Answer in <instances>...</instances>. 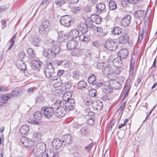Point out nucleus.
I'll list each match as a JSON object with an SVG mask.
<instances>
[{"label": "nucleus", "instance_id": "obj_41", "mask_svg": "<svg viewBox=\"0 0 157 157\" xmlns=\"http://www.w3.org/2000/svg\"><path fill=\"white\" fill-rule=\"evenodd\" d=\"M62 101L59 100H57L56 102L54 103L52 105V108L53 109H57L61 107V106Z\"/></svg>", "mask_w": 157, "mask_h": 157}, {"label": "nucleus", "instance_id": "obj_29", "mask_svg": "<svg viewBox=\"0 0 157 157\" xmlns=\"http://www.w3.org/2000/svg\"><path fill=\"white\" fill-rule=\"evenodd\" d=\"M105 67L102 70V73L104 75H108L113 70L110 67L108 64H105Z\"/></svg>", "mask_w": 157, "mask_h": 157}, {"label": "nucleus", "instance_id": "obj_15", "mask_svg": "<svg viewBox=\"0 0 157 157\" xmlns=\"http://www.w3.org/2000/svg\"><path fill=\"white\" fill-rule=\"evenodd\" d=\"M78 44V42L76 40H71L67 44V48L68 50L74 49L77 47Z\"/></svg>", "mask_w": 157, "mask_h": 157}, {"label": "nucleus", "instance_id": "obj_54", "mask_svg": "<svg viewBox=\"0 0 157 157\" xmlns=\"http://www.w3.org/2000/svg\"><path fill=\"white\" fill-rule=\"evenodd\" d=\"M114 85L115 87H114L116 89H119L122 87L121 85L116 80L114 81Z\"/></svg>", "mask_w": 157, "mask_h": 157}, {"label": "nucleus", "instance_id": "obj_13", "mask_svg": "<svg viewBox=\"0 0 157 157\" xmlns=\"http://www.w3.org/2000/svg\"><path fill=\"white\" fill-rule=\"evenodd\" d=\"M75 101L73 99H71L69 101H66L65 103V106L68 110H73L75 108Z\"/></svg>", "mask_w": 157, "mask_h": 157}, {"label": "nucleus", "instance_id": "obj_5", "mask_svg": "<svg viewBox=\"0 0 157 157\" xmlns=\"http://www.w3.org/2000/svg\"><path fill=\"white\" fill-rule=\"evenodd\" d=\"M72 18L69 15H64L62 16L60 20V23L63 26L67 27L70 26Z\"/></svg>", "mask_w": 157, "mask_h": 157}, {"label": "nucleus", "instance_id": "obj_23", "mask_svg": "<svg viewBox=\"0 0 157 157\" xmlns=\"http://www.w3.org/2000/svg\"><path fill=\"white\" fill-rule=\"evenodd\" d=\"M52 1V0H43L40 4L39 9H40L41 10H44L47 7Z\"/></svg>", "mask_w": 157, "mask_h": 157}, {"label": "nucleus", "instance_id": "obj_30", "mask_svg": "<svg viewBox=\"0 0 157 157\" xmlns=\"http://www.w3.org/2000/svg\"><path fill=\"white\" fill-rule=\"evenodd\" d=\"M72 96V94L70 92H67L64 93L63 96V99L64 101H69L71 99V98Z\"/></svg>", "mask_w": 157, "mask_h": 157}, {"label": "nucleus", "instance_id": "obj_59", "mask_svg": "<svg viewBox=\"0 0 157 157\" xmlns=\"http://www.w3.org/2000/svg\"><path fill=\"white\" fill-rule=\"evenodd\" d=\"M96 90L94 89L91 90L89 91V95L91 97H94L96 95Z\"/></svg>", "mask_w": 157, "mask_h": 157}, {"label": "nucleus", "instance_id": "obj_27", "mask_svg": "<svg viewBox=\"0 0 157 157\" xmlns=\"http://www.w3.org/2000/svg\"><path fill=\"white\" fill-rule=\"evenodd\" d=\"M32 138L34 141L36 142L41 140V136L40 133L39 132H34Z\"/></svg>", "mask_w": 157, "mask_h": 157}, {"label": "nucleus", "instance_id": "obj_14", "mask_svg": "<svg viewBox=\"0 0 157 157\" xmlns=\"http://www.w3.org/2000/svg\"><path fill=\"white\" fill-rule=\"evenodd\" d=\"M131 17L130 15H127L124 17L121 20V23L124 26H128L130 23Z\"/></svg>", "mask_w": 157, "mask_h": 157}, {"label": "nucleus", "instance_id": "obj_36", "mask_svg": "<svg viewBox=\"0 0 157 157\" xmlns=\"http://www.w3.org/2000/svg\"><path fill=\"white\" fill-rule=\"evenodd\" d=\"M112 32L114 35H118L121 33L122 29L119 27H116L112 30Z\"/></svg>", "mask_w": 157, "mask_h": 157}, {"label": "nucleus", "instance_id": "obj_40", "mask_svg": "<svg viewBox=\"0 0 157 157\" xmlns=\"http://www.w3.org/2000/svg\"><path fill=\"white\" fill-rule=\"evenodd\" d=\"M109 9L111 10H115L117 8V6L115 2L114 1H110L109 2Z\"/></svg>", "mask_w": 157, "mask_h": 157}, {"label": "nucleus", "instance_id": "obj_6", "mask_svg": "<svg viewBox=\"0 0 157 157\" xmlns=\"http://www.w3.org/2000/svg\"><path fill=\"white\" fill-rule=\"evenodd\" d=\"M117 43L112 40L106 41L104 47L110 51H114L117 48Z\"/></svg>", "mask_w": 157, "mask_h": 157}, {"label": "nucleus", "instance_id": "obj_49", "mask_svg": "<svg viewBox=\"0 0 157 157\" xmlns=\"http://www.w3.org/2000/svg\"><path fill=\"white\" fill-rule=\"evenodd\" d=\"M94 143L92 142L90 144L85 147V149L88 152H90L92 147L94 145Z\"/></svg>", "mask_w": 157, "mask_h": 157}, {"label": "nucleus", "instance_id": "obj_53", "mask_svg": "<svg viewBox=\"0 0 157 157\" xmlns=\"http://www.w3.org/2000/svg\"><path fill=\"white\" fill-rule=\"evenodd\" d=\"M64 87H63V89L65 91L67 89H69L71 86V84L69 82H66L64 84Z\"/></svg>", "mask_w": 157, "mask_h": 157}, {"label": "nucleus", "instance_id": "obj_48", "mask_svg": "<svg viewBox=\"0 0 157 157\" xmlns=\"http://www.w3.org/2000/svg\"><path fill=\"white\" fill-rule=\"evenodd\" d=\"M128 0H122L121 1V6L124 8H126L129 6Z\"/></svg>", "mask_w": 157, "mask_h": 157}, {"label": "nucleus", "instance_id": "obj_17", "mask_svg": "<svg viewBox=\"0 0 157 157\" xmlns=\"http://www.w3.org/2000/svg\"><path fill=\"white\" fill-rule=\"evenodd\" d=\"M53 147L56 149H59L61 146L63 147V144H62L61 140L58 139H55L52 142Z\"/></svg>", "mask_w": 157, "mask_h": 157}, {"label": "nucleus", "instance_id": "obj_39", "mask_svg": "<svg viewBox=\"0 0 157 157\" xmlns=\"http://www.w3.org/2000/svg\"><path fill=\"white\" fill-rule=\"evenodd\" d=\"M12 95L11 94H6L3 95L1 98L2 100L4 102H6L10 98H12Z\"/></svg>", "mask_w": 157, "mask_h": 157}, {"label": "nucleus", "instance_id": "obj_43", "mask_svg": "<svg viewBox=\"0 0 157 157\" xmlns=\"http://www.w3.org/2000/svg\"><path fill=\"white\" fill-rule=\"evenodd\" d=\"M21 93V90H13L10 94L12 95V98L13 97H15L17 96L20 95Z\"/></svg>", "mask_w": 157, "mask_h": 157}, {"label": "nucleus", "instance_id": "obj_60", "mask_svg": "<svg viewBox=\"0 0 157 157\" xmlns=\"http://www.w3.org/2000/svg\"><path fill=\"white\" fill-rule=\"evenodd\" d=\"M87 123L88 125H92L94 124V119L93 118H90L88 120Z\"/></svg>", "mask_w": 157, "mask_h": 157}, {"label": "nucleus", "instance_id": "obj_11", "mask_svg": "<svg viewBox=\"0 0 157 157\" xmlns=\"http://www.w3.org/2000/svg\"><path fill=\"white\" fill-rule=\"evenodd\" d=\"M21 141L25 146L28 147H31L34 144L33 141L31 139L26 137L22 138Z\"/></svg>", "mask_w": 157, "mask_h": 157}, {"label": "nucleus", "instance_id": "obj_25", "mask_svg": "<svg viewBox=\"0 0 157 157\" xmlns=\"http://www.w3.org/2000/svg\"><path fill=\"white\" fill-rule=\"evenodd\" d=\"M29 131V127L28 125L22 126L19 130V132L23 135H26Z\"/></svg>", "mask_w": 157, "mask_h": 157}, {"label": "nucleus", "instance_id": "obj_22", "mask_svg": "<svg viewBox=\"0 0 157 157\" xmlns=\"http://www.w3.org/2000/svg\"><path fill=\"white\" fill-rule=\"evenodd\" d=\"M129 38V37L126 34H124L119 38V42L121 44L125 43L128 41Z\"/></svg>", "mask_w": 157, "mask_h": 157}, {"label": "nucleus", "instance_id": "obj_58", "mask_svg": "<svg viewBox=\"0 0 157 157\" xmlns=\"http://www.w3.org/2000/svg\"><path fill=\"white\" fill-rule=\"evenodd\" d=\"M48 157H55L54 151L53 150H49L47 153Z\"/></svg>", "mask_w": 157, "mask_h": 157}, {"label": "nucleus", "instance_id": "obj_64", "mask_svg": "<svg viewBox=\"0 0 157 157\" xmlns=\"http://www.w3.org/2000/svg\"><path fill=\"white\" fill-rule=\"evenodd\" d=\"M140 0H128L129 3L135 4L137 3Z\"/></svg>", "mask_w": 157, "mask_h": 157}, {"label": "nucleus", "instance_id": "obj_45", "mask_svg": "<svg viewBox=\"0 0 157 157\" xmlns=\"http://www.w3.org/2000/svg\"><path fill=\"white\" fill-rule=\"evenodd\" d=\"M80 131V133L82 135L86 136L87 134L88 128L86 126L83 127L81 129Z\"/></svg>", "mask_w": 157, "mask_h": 157}, {"label": "nucleus", "instance_id": "obj_55", "mask_svg": "<svg viewBox=\"0 0 157 157\" xmlns=\"http://www.w3.org/2000/svg\"><path fill=\"white\" fill-rule=\"evenodd\" d=\"M80 77V74L78 71H74L73 73V77L76 79H78Z\"/></svg>", "mask_w": 157, "mask_h": 157}, {"label": "nucleus", "instance_id": "obj_44", "mask_svg": "<svg viewBox=\"0 0 157 157\" xmlns=\"http://www.w3.org/2000/svg\"><path fill=\"white\" fill-rule=\"evenodd\" d=\"M81 9L82 8L81 6H77L73 7L72 10L74 14H77L79 12Z\"/></svg>", "mask_w": 157, "mask_h": 157}, {"label": "nucleus", "instance_id": "obj_1", "mask_svg": "<svg viewBox=\"0 0 157 157\" xmlns=\"http://www.w3.org/2000/svg\"><path fill=\"white\" fill-rule=\"evenodd\" d=\"M60 52V48L57 46H54L52 48H44L43 51V55L47 58L55 57Z\"/></svg>", "mask_w": 157, "mask_h": 157}, {"label": "nucleus", "instance_id": "obj_24", "mask_svg": "<svg viewBox=\"0 0 157 157\" xmlns=\"http://www.w3.org/2000/svg\"><path fill=\"white\" fill-rule=\"evenodd\" d=\"M122 61L120 57H117L115 58L113 61V63L114 66L117 67H121L122 66Z\"/></svg>", "mask_w": 157, "mask_h": 157}, {"label": "nucleus", "instance_id": "obj_61", "mask_svg": "<svg viewBox=\"0 0 157 157\" xmlns=\"http://www.w3.org/2000/svg\"><path fill=\"white\" fill-rule=\"evenodd\" d=\"M104 91L107 93H109L112 91V89L108 86H105L104 87Z\"/></svg>", "mask_w": 157, "mask_h": 157}, {"label": "nucleus", "instance_id": "obj_8", "mask_svg": "<svg viewBox=\"0 0 157 157\" xmlns=\"http://www.w3.org/2000/svg\"><path fill=\"white\" fill-rule=\"evenodd\" d=\"M135 61L134 59L132 57L130 63V70L129 71V77L132 78L135 76V71H134Z\"/></svg>", "mask_w": 157, "mask_h": 157}, {"label": "nucleus", "instance_id": "obj_32", "mask_svg": "<svg viewBox=\"0 0 157 157\" xmlns=\"http://www.w3.org/2000/svg\"><path fill=\"white\" fill-rule=\"evenodd\" d=\"M78 27L82 33H86L88 32V29L87 27L85 24H80Z\"/></svg>", "mask_w": 157, "mask_h": 157}, {"label": "nucleus", "instance_id": "obj_47", "mask_svg": "<svg viewBox=\"0 0 157 157\" xmlns=\"http://www.w3.org/2000/svg\"><path fill=\"white\" fill-rule=\"evenodd\" d=\"M33 51L32 48H29L27 50V52L29 54V58L34 57L35 56V54L34 53Z\"/></svg>", "mask_w": 157, "mask_h": 157}, {"label": "nucleus", "instance_id": "obj_34", "mask_svg": "<svg viewBox=\"0 0 157 157\" xmlns=\"http://www.w3.org/2000/svg\"><path fill=\"white\" fill-rule=\"evenodd\" d=\"M118 73L117 71H114L113 70L108 75V76L111 79L113 80L115 79L116 75L119 74L120 73V71L118 70H117Z\"/></svg>", "mask_w": 157, "mask_h": 157}, {"label": "nucleus", "instance_id": "obj_20", "mask_svg": "<svg viewBox=\"0 0 157 157\" xmlns=\"http://www.w3.org/2000/svg\"><path fill=\"white\" fill-rule=\"evenodd\" d=\"M96 8L97 10V12L100 13H101L105 11V6L103 3H98L96 6Z\"/></svg>", "mask_w": 157, "mask_h": 157}, {"label": "nucleus", "instance_id": "obj_57", "mask_svg": "<svg viewBox=\"0 0 157 157\" xmlns=\"http://www.w3.org/2000/svg\"><path fill=\"white\" fill-rule=\"evenodd\" d=\"M105 64H107L104 63H98L97 64V67L99 69H103L105 67Z\"/></svg>", "mask_w": 157, "mask_h": 157}, {"label": "nucleus", "instance_id": "obj_16", "mask_svg": "<svg viewBox=\"0 0 157 157\" xmlns=\"http://www.w3.org/2000/svg\"><path fill=\"white\" fill-rule=\"evenodd\" d=\"M16 64L17 68L20 70H25L26 68V65L22 59H19L17 60Z\"/></svg>", "mask_w": 157, "mask_h": 157}, {"label": "nucleus", "instance_id": "obj_35", "mask_svg": "<svg viewBox=\"0 0 157 157\" xmlns=\"http://www.w3.org/2000/svg\"><path fill=\"white\" fill-rule=\"evenodd\" d=\"M42 64V62L39 60H36L33 63V67L34 69L38 70Z\"/></svg>", "mask_w": 157, "mask_h": 157}, {"label": "nucleus", "instance_id": "obj_50", "mask_svg": "<svg viewBox=\"0 0 157 157\" xmlns=\"http://www.w3.org/2000/svg\"><path fill=\"white\" fill-rule=\"evenodd\" d=\"M67 0H59V1H56L55 2V4L58 6H62Z\"/></svg>", "mask_w": 157, "mask_h": 157}, {"label": "nucleus", "instance_id": "obj_19", "mask_svg": "<svg viewBox=\"0 0 157 157\" xmlns=\"http://www.w3.org/2000/svg\"><path fill=\"white\" fill-rule=\"evenodd\" d=\"M58 36L57 41L59 43L64 42L67 38V36L63 31H61L58 33Z\"/></svg>", "mask_w": 157, "mask_h": 157}, {"label": "nucleus", "instance_id": "obj_4", "mask_svg": "<svg viewBox=\"0 0 157 157\" xmlns=\"http://www.w3.org/2000/svg\"><path fill=\"white\" fill-rule=\"evenodd\" d=\"M41 111L43 112L44 117L47 118H51L54 113L53 108L52 107H43Z\"/></svg>", "mask_w": 157, "mask_h": 157}, {"label": "nucleus", "instance_id": "obj_28", "mask_svg": "<svg viewBox=\"0 0 157 157\" xmlns=\"http://www.w3.org/2000/svg\"><path fill=\"white\" fill-rule=\"evenodd\" d=\"M83 51L80 49H74V50L72 52V55L73 56L76 57L80 56L83 53Z\"/></svg>", "mask_w": 157, "mask_h": 157}, {"label": "nucleus", "instance_id": "obj_21", "mask_svg": "<svg viewBox=\"0 0 157 157\" xmlns=\"http://www.w3.org/2000/svg\"><path fill=\"white\" fill-rule=\"evenodd\" d=\"M91 19L96 24H100L101 21V18L99 15L96 14H93L91 15Z\"/></svg>", "mask_w": 157, "mask_h": 157}, {"label": "nucleus", "instance_id": "obj_56", "mask_svg": "<svg viewBox=\"0 0 157 157\" xmlns=\"http://www.w3.org/2000/svg\"><path fill=\"white\" fill-rule=\"evenodd\" d=\"M62 85V82L60 80V78H59V80L56 82H54V86L56 87H60Z\"/></svg>", "mask_w": 157, "mask_h": 157}, {"label": "nucleus", "instance_id": "obj_62", "mask_svg": "<svg viewBox=\"0 0 157 157\" xmlns=\"http://www.w3.org/2000/svg\"><path fill=\"white\" fill-rule=\"evenodd\" d=\"M9 90V89L6 87H4L2 86H0V92L7 91Z\"/></svg>", "mask_w": 157, "mask_h": 157}, {"label": "nucleus", "instance_id": "obj_63", "mask_svg": "<svg viewBox=\"0 0 157 157\" xmlns=\"http://www.w3.org/2000/svg\"><path fill=\"white\" fill-rule=\"evenodd\" d=\"M25 56V54L23 52H21L18 55V57L19 58V59H22L24 58Z\"/></svg>", "mask_w": 157, "mask_h": 157}, {"label": "nucleus", "instance_id": "obj_31", "mask_svg": "<svg viewBox=\"0 0 157 157\" xmlns=\"http://www.w3.org/2000/svg\"><path fill=\"white\" fill-rule=\"evenodd\" d=\"M79 33L76 29H72L69 32V34L73 38H76L79 36Z\"/></svg>", "mask_w": 157, "mask_h": 157}, {"label": "nucleus", "instance_id": "obj_10", "mask_svg": "<svg viewBox=\"0 0 157 157\" xmlns=\"http://www.w3.org/2000/svg\"><path fill=\"white\" fill-rule=\"evenodd\" d=\"M93 108L98 111L101 110L103 106L102 102L99 100H96L92 103Z\"/></svg>", "mask_w": 157, "mask_h": 157}, {"label": "nucleus", "instance_id": "obj_46", "mask_svg": "<svg viewBox=\"0 0 157 157\" xmlns=\"http://www.w3.org/2000/svg\"><path fill=\"white\" fill-rule=\"evenodd\" d=\"M65 91L63 89L61 88H60L58 89H56L55 91V93L57 96H59L61 94H64Z\"/></svg>", "mask_w": 157, "mask_h": 157}, {"label": "nucleus", "instance_id": "obj_7", "mask_svg": "<svg viewBox=\"0 0 157 157\" xmlns=\"http://www.w3.org/2000/svg\"><path fill=\"white\" fill-rule=\"evenodd\" d=\"M50 64L45 68L44 71L45 76L48 78L53 76L54 73V68L51 63Z\"/></svg>", "mask_w": 157, "mask_h": 157}, {"label": "nucleus", "instance_id": "obj_42", "mask_svg": "<svg viewBox=\"0 0 157 157\" xmlns=\"http://www.w3.org/2000/svg\"><path fill=\"white\" fill-rule=\"evenodd\" d=\"M40 40L37 36H35L33 40L32 44L35 46H38L40 42Z\"/></svg>", "mask_w": 157, "mask_h": 157}, {"label": "nucleus", "instance_id": "obj_18", "mask_svg": "<svg viewBox=\"0 0 157 157\" xmlns=\"http://www.w3.org/2000/svg\"><path fill=\"white\" fill-rule=\"evenodd\" d=\"M118 56L121 58L126 59L128 57V52L127 49H123L120 50L118 53Z\"/></svg>", "mask_w": 157, "mask_h": 157}, {"label": "nucleus", "instance_id": "obj_51", "mask_svg": "<svg viewBox=\"0 0 157 157\" xmlns=\"http://www.w3.org/2000/svg\"><path fill=\"white\" fill-rule=\"evenodd\" d=\"M16 38V35H14L11 40V44L9 46L8 50L10 49L13 47L14 44V41Z\"/></svg>", "mask_w": 157, "mask_h": 157}, {"label": "nucleus", "instance_id": "obj_2", "mask_svg": "<svg viewBox=\"0 0 157 157\" xmlns=\"http://www.w3.org/2000/svg\"><path fill=\"white\" fill-rule=\"evenodd\" d=\"M51 25V22L49 20H43L42 22L41 25L39 27V33L42 34H46L49 31Z\"/></svg>", "mask_w": 157, "mask_h": 157}, {"label": "nucleus", "instance_id": "obj_37", "mask_svg": "<svg viewBox=\"0 0 157 157\" xmlns=\"http://www.w3.org/2000/svg\"><path fill=\"white\" fill-rule=\"evenodd\" d=\"M89 83L93 85H95L97 83V81L96 80V78L94 75H93L90 76L88 79Z\"/></svg>", "mask_w": 157, "mask_h": 157}, {"label": "nucleus", "instance_id": "obj_33", "mask_svg": "<svg viewBox=\"0 0 157 157\" xmlns=\"http://www.w3.org/2000/svg\"><path fill=\"white\" fill-rule=\"evenodd\" d=\"M93 22L90 17H88L86 19L85 24H86L87 28H92L94 26Z\"/></svg>", "mask_w": 157, "mask_h": 157}, {"label": "nucleus", "instance_id": "obj_26", "mask_svg": "<svg viewBox=\"0 0 157 157\" xmlns=\"http://www.w3.org/2000/svg\"><path fill=\"white\" fill-rule=\"evenodd\" d=\"M145 14L144 10H138L135 12L134 16L137 18L140 19L144 17Z\"/></svg>", "mask_w": 157, "mask_h": 157}, {"label": "nucleus", "instance_id": "obj_9", "mask_svg": "<svg viewBox=\"0 0 157 157\" xmlns=\"http://www.w3.org/2000/svg\"><path fill=\"white\" fill-rule=\"evenodd\" d=\"M55 113L56 116L59 118L64 117L67 113L65 109L63 107H60L56 109L55 110Z\"/></svg>", "mask_w": 157, "mask_h": 157}, {"label": "nucleus", "instance_id": "obj_52", "mask_svg": "<svg viewBox=\"0 0 157 157\" xmlns=\"http://www.w3.org/2000/svg\"><path fill=\"white\" fill-rule=\"evenodd\" d=\"M86 82L83 81H80L78 84V86L80 88H84L86 86Z\"/></svg>", "mask_w": 157, "mask_h": 157}, {"label": "nucleus", "instance_id": "obj_12", "mask_svg": "<svg viewBox=\"0 0 157 157\" xmlns=\"http://www.w3.org/2000/svg\"><path fill=\"white\" fill-rule=\"evenodd\" d=\"M72 138L70 134H68L63 136L62 142L63 143V146L66 144L69 145L72 143Z\"/></svg>", "mask_w": 157, "mask_h": 157}, {"label": "nucleus", "instance_id": "obj_38", "mask_svg": "<svg viewBox=\"0 0 157 157\" xmlns=\"http://www.w3.org/2000/svg\"><path fill=\"white\" fill-rule=\"evenodd\" d=\"M33 116L34 118L36 120H40L42 118V114L39 111L35 112L33 115Z\"/></svg>", "mask_w": 157, "mask_h": 157}, {"label": "nucleus", "instance_id": "obj_3", "mask_svg": "<svg viewBox=\"0 0 157 157\" xmlns=\"http://www.w3.org/2000/svg\"><path fill=\"white\" fill-rule=\"evenodd\" d=\"M46 149V144L44 143H40L37 144L36 151V153L35 152V150L34 149L33 151L36 156L39 157L40 155V154L45 151Z\"/></svg>", "mask_w": 157, "mask_h": 157}]
</instances>
